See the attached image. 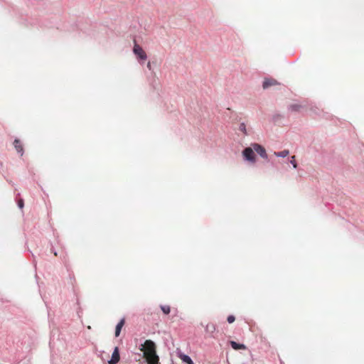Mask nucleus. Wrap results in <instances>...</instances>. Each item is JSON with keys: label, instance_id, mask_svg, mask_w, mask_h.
<instances>
[{"label": "nucleus", "instance_id": "1", "mask_svg": "<svg viewBox=\"0 0 364 364\" xmlns=\"http://www.w3.org/2000/svg\"><path fill=\"white\" fill-rule=\"evenodd\" d=\"M156 344L151 340H146L140 350L144 353V357L148 364H157L159 358L156 355Z\"/></svg>", "mask_w": 364, "mask_h": 364}, {"label": "nucleus", "instance_id": "2", "mask_svg": "<svg viewBox=\"0 0 364 364\" xmlns=\"http://www.w3.org/2000/svg\"><path fill=\"white\" fill-rule=\"evenodd\" d=\"M242 155L244 158L252 163H255V154L254 153V149L252 147L245 148L242 151Z\"/></svg>", "mask_w": 364, "mask_h": 364}, {"label": "nucleus", "instance_id": "3", "mask_svg": "<svg viewBox=\"0 0 364 364\" xmlns=\"http://www.w3.org/2000/svg\"><path fill=\"white\" fill-rule=\"evenodd\" d=\"M134 53L137 56V58L140 60H145L147 58L146 53L143 50V48L137 44L136 42L134 43V46L133 48Z\"/></svg>", "mask_w": 364, "mask_h": 364}, {"label": "nucleus", "instance_id": "4", "mask_svg": "<svg viewBox=\"0 0 364 364\" xmlns=\"http://www.w3.org/2000/svg\"><path fill=\"white\" fill-rule=\"evenodd\" d=\"M252 146L254 149V151L259 154L261 157L267 159V154L265 149L262 146L259 145V144H252Z\"/></svg>", "mask_w": 364, "mask_h": 364}, {"label": "nucleus", "instance_id": "5", "mask_svg": "<svg viewBox=\"0 0 364 364\" xmlns=\"http://www.w3.org/2000/svg\"><path fill=\"white\" fill-rule=\"evenodd\" d=\"M119 358H120V356H119V348H118V347H115L114 352L112 353V358L109 361V364H117L119 361Z\"/></svg>", "mask_w": 364, "mask_h": 364}, {"label": "nucleus", "instance_id": "6", "mask_svg": "<svg viewBox=\"0 0 364 364\" xmlns=\"http://www.w3.org/2000/svg\"><path fill=\"white\" fill-rule=\"evenodd\" d=\"M278 82L274 79H265L263 82L262 87L264 89H267L270 86L276 85Z\"/></svg>", "mask_w": 364, "mask_h": 364}, {"label": "nucleus", "instance_id": "7", "mask_svg": "<svg viewBox=\"0 0 364 364\" xmlns=\"http://www.w3.org/2000/svg\"><path fill=\"white\" fill-rule=\"evenodd\" d=\"M14 145L16 151L22 156L23 154V147L20 140L18 139H15L14 141Z\"/></svg>", "mask_w": 364, "mask_h": 364}, {"label": "nucleus", "instance_id": "8", "mask_svg": "<svg viewBox=\"0 0 364 364\" xmlns=\"http://www.w3.org/2000/svg\"><path fill=\"white\" fill-rule=\"evenodd\" d=\"M216 330L215 325L213 323H209L205 326V332L210 334V336L213 337V333Z\"/></svg>", "mask_w": 364, "mask_h": 364}, {"label": "nucleus", "instance_id": "9", "mask_svg": "<svg viewBox=\"0 0 364 364\" xmlns=\"http://www.w3.org/2000/svg\"><path fill=\"white\" fill-rule=\"evenodd\" d=\"M178 357L183 362V363H186L187 364H194L193 360H191V358L187 355H185L182 353H178Z\"/></svg>", "mask_w": 364, "mask_h": 364}, {"label": "nucleus", "instance_id": "10", "mask_svg": "<svg viewBox=\"0 0 364 364\" xmlns=\"http://www.w3.org/2000/svg\"><path fill=\"white\" fill-rule=\"evenodd\" d=\"M125 323V318H123L120 320V321L117 323L115 328V336L118 337L120 334L121 330Z\"/></svg>", "mask_w": 364, "mask_h": 364}, {"label": "nucleus", "instance_id": "11", "mask_svg": "<svg viewBox=\"0 0 364 364\" xmlns=\"http://www.w3.org/2000/svg\"><path fill=\"white\" fill-rule=\"evenodd\" d=\"M230 346L235 350H243L246 348L244 344H240L233 341H230Z\"/></svg>", "mask_w": 364, "mask_h": 364}, {"label": "nucleus", "instance_id": "12", "mask_svg": "<svg viewBox=\"0 0 364 364\" xmlns=\"http://www.w3.org/2000/svg\"><path fill=\"white\" fill-rule=\"evenodd\" d=\"M289 150H283L282 151H279V152H274V155L278 156V157H286L289 155Z\"/></svg>", "mask_w": 364, "mask_h": 364}, {"label": "nucleus", "instance_id": "13", "mask_svg": "<svg viewBox=\"0 0 364 364\" xmlns=\"http://www.w3.org/2000/svg\"><path fill=\"white\" fill-rule=\"evenodd\" d=\"M161 309L164 314H168L171 312V307L168 305H161Z\"/></svg>", "mask_w": 364, "mask_h": 364}, {"label": "nucleus", "instance_id": "14", "mask_svg": "<svg viewBox=\"0 0 364 364\" xmlns=\"http://www.w3.org/2000/svg\"><path fill=\"white\" fill-rule=\"evenodd\" d=\"M239 130L244 133L245 134H247V130H246V125L245 123H241L239 126Z\"/></svg>", "mask_w": 364, "mask_h": 364}, {"label": "nucleus", "instance_id": "15", "mask_svg": "<svg viewBox=\"0 0 364 364\" xmlns=\"http://www.w3.org/2000/svg\"><path fill=\"white\" fill-rule=\"evenodd\" d=\"M291 164H292L293 167L294 168H296L297 167V164L296 162V160H295V156H292L291 157V161H290Z\"/></svg>", "mask_w": 364, "mask_h": 364}, {"label": "nucleus", "instance_id": "16", "mask_svg": "<svg viewBox=\"0 0 364 364\" xmlns=\"http://www.w3.org/2000/svg\"><path fill=\"white\" fill-rule=\"evenodd\" d=\"M235 316H232V315H230V316L228 317V318H227L228 322V323H233V322L235 321Z\"/></svg>", "mask_w": 364, "mask_h": 364}, {"label": "nucleus", "instance_id": "17", "mask_svg": "<svg viewBox=\"0 0 364 364\" xmlns=\"http://www.w3.org/2000/svg\"><path fill=\"white\" fill-rule=\"evenodd\" d=\"M18 205L21 209L23 208L24 203L23 199L21 198L18 200Z\"/></svg>", "mask_w": 364, "mask_h": 364}, {"label": "nucleus", "instance_id": "18", "mask_svg": "<svg viewBox=\"0 0 364 364\" xmlns=\"http://www.w3.org/2000/svg\"><path fill=\"white\" fill-rule=\"evenodd\" d=\"M300 108V106L298 105H291V109L294 111H298Z\"/></svg>", "mask_w": 364, "mask_h": 364}, {"label": "nucleus", "instance_id": "19", "mask_svg": "<svg viewBox=\"0 0 364 364\" xmlns=\"http://www.w3.org/2000/svg\"><path fill=\"white\" fill-rule=\"evenodd\" d=\"M147 68H148V69H149V70H151V63H150V62H148V63H147Z\"/></svg>", "mask_w": 364, "mask_h": 364}]
</instances>
